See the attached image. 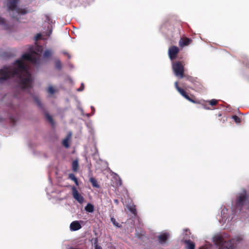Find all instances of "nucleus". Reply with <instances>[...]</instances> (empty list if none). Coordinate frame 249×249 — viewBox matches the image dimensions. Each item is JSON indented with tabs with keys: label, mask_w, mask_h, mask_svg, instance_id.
<instances>
[{
	"label": "nucleus",
	"mask_w": 249,
	"mask_h": 249,
	"mask_svg": "<svg viewBox=\"0 0 249 249\" xmlns=\"http://www.w3.org/2000/svg\"><path fill=\"white\" fill-rule=\"evenodd\" d=\"M15 64L16 67L4 66L0 70V82L17 76L19 80V85L22 89H31L33 80L27 67L20 59L17 60Z\"/></svg>",
	"instance_id": "f257e3e1"
},
{
	"label": "nucleus",
	"mask_w": 249,
	"mask_h": 249,
	"mask_svg": "<svg viewBox=\"0 0 249 249\" xmlns=\"http://www.w3.org/2000/svg\"><path fill=\"white\" fill-rule=\"evenodd\" d=\"M18 0H9L7 5L8 11L13 18L18 20L19 15H23L27 14L29 10L27 8H20L17 7Z\"/></svg>",
	"instance_id": "f03ea898"
},
{
	"label": "nucleus",
	"mask_w": 249,
	"mask_h": 249,
	"mask_svg": "<svg viewBox=\"0 0 249 249\" xmlns=\"http://www.w3.org/2000/svg\"><path fill=\"white\" fill-rule=\"evenodd\" d=\"M40 55L35 52L33 53H25L22 55V58L23 60L31 62L34 65H39L40 64Z\"/></svg>",
	"instance_id": "7ed1b4c3"
},
{
	"label": "nucleus",
	"mask_w": 249,
	"mask_h": 249,
	"mask_svg": "<svg viewBox=\"0 0 249 249\" xmlns=\"http://www.w3.org/2000/svg\"><path fill=\"white\" fill-rule=\"evenodd\" d=\"M248 197L247 195L246 191L242 193L238 194L235 202L236 208H239L241 210L242 207L246 204Z\"/></svg>",
	"instance_id": "20e7f679"
},
{
	"label": "nucleus",
	"mask_w": 249,
	"mask_h": 249,
	"mask_svg": "<svg viewBox=\"0 0 249 249\" xmlns=\"http://www.w3.org/2000/svg\"><path fill=\"white\" fill-rule=\"evenodd\" d=\"M176 88L177 90L179 92V93L184 97L186 99L189 101L190 102L195 104H199L200 102L196 99L195 97L193 95H191L190 97L186 92V91L182 88L178 86L177 82L175 83Z\"/></svg>",
	"instance_id": "39448f33"
},
{
	"label": "nucleus",
	"mask_w": 249,
	"mask_h": 249,
	"mask_svg": "<svg viewBox=\"0 0 249 249\" xmlns=\"http://www.w3.org/2000/svg\"><path fill=\"white\" fill-rule=\"evenodd\" d=\"M173 69L175 75L179 78L184 77V66L180 61H177L173 64Z\"/></svg>",
	"instance_id": "423d86ee"
},
{
	"label": "nucleus",
	"mask_w": 249,
	"mask_h": 249,
	"mask_svg": "<svg viewBox=\"0 0 249 249\" xmlns=\"http://www.w3.org/2000/svg\"><path fill=\"white\" fill-rule=\"evenodd\" d=\"M71 190L73 198L79 203L82 204L84 201V197L79 193L78 191L74 186H73L71 188Z\"/></svg>",
	"instance_id": "0eeeda50"
},
{
	"label": "nucleus",
	"mask_w": 249,
	"mask_h": 249,
	"mask_svg": "<svg viewBox=\"0 0 249 249\" xmlns=\"http://www.w3.org/2000/svg\"><path fill=\"white\" fill-rule=\"evenodd\" d=\"M179 51L178 48L177 46H173L170 47L168 50V54L170 59L174 60L176 58Z\"/></svg>",
	"instance_id": "6e6552de"
},
{
	"label": "nucleus",
	"mask_w": 249,
	"mask_h": 249,
	"mask_svg": "<svg viewBox=\"0 0 249 249\" xmlns=\"http://www.w3.org/2000/svg\"><path fill=\"white\" fill-rule=\"evenodd\" d=\"M192 40L191 38L186 37H182L180 38L179 41V45L181 47H183L189 45L192 42Z\"/></svg>",
	"instance_id": "1a4fd4ad"
},
{
	"label": "nucleus",
	"mask_w": 249,
	"mask_h": 249,
	"mask_svg": "<svg viewBox=\"0 0 249 249\" xmlns=\"http://www.w3.org/2000/svg\"><path fill=\"white\" fill-rule=\"evenodd\" d=\"M81 225L78 221H74L70 224V230L71 231H76L81 228Z\"/></svg>",
	"instance_id": "9d476101"
},
{
	"label": "nucleus",
	"mask_w": 249,
	"mask_h": 249,
	"mask_svg": "<svg viewBox=\"0 0 249 249\" xmlns=\"http://www.w3.org/2000/svg\"><path fill=\"white\" fill-rule=\"evenodd\" d=\"M219 249H233V245L231 240L225 241Z\"/></svg>",
	"instance_id": "9b49d317"
},
{
	"label": "nucleus",
	"mask_w": 249,
	"mask_h": 249,
	"mask_svg": "<svg viewBox=\"0 0 249 249\" xmlns=\"http://www.w3.org/2000/svg\"><path fill=\"white\" fill-rule=\"evenodd\" d=\"M213 241L216 245L220 247L225 241L221 236L217 235L214 237Z\"/></svg>",
	"instance_id": "f8f14e48"
},
{
	"label": "nucleus",
	"mask_w": 249,
	"mask_h": 249,
	"mask_svg": "<svg viewBox=\"0 0 249 249\" xmlns=\"http://www.w3.org/2000/svg\"><path fill=\"white\" fill-rule=\"evenodd\" d=\"M169 234L166 233H164L158 236L159 241L160 244L164 243L167 240Z\"/></svg>",
	"instance_id": "ddd939ff"
},
{
	"label": "nucleus",
	"mask_w": 249,
	"mask_h": 249,
	"mask_svg": "<svg viewBox=\"0 0 249 249\" xmlns=\"http://www.w3.org/2000/svg\"><path fill=\"white\" fill-rule=\"evenodd\" d=\"M0 25H3L4 29L5 30H10V28L9 26L6 24V20L4 18H2L1 17H0Z\"/></svg>",
	"instance_id": "4468645a"
},
{
	"label": "nucleus",
	"mask_w": 249,
	"mask_h": 249,
	"mask_svg": "<svg viewBox=\"0 0 249 249\" xmlns=\"http://www.w3.org/2000/svg\"><path fill=\"white\" fill-rule=\"evenodd\" d=\"M89 181L91 183L93 187L99 188L100 185L98 184L97 180L94 178H89Z\"/></svg>",
	"instance_id": "2eb2a0df"
},
{
	"label": "nucleus",
	"mask_w": 249,
	"mask_h": 249,
	"mask_svg": "<svg viewBox=\"0 0 249 249\" xmlns=\"http://www.w3.org/2000/svg\"><path fill=\"white\" fill-rule=\"evenodd\" d=\"M53 53V51L51 50H46L43 53V57L46 58H50Z\"/></svg>",
	"instance_id": "dca6fc26"
},
{
	"label": "nucleus",
	"mask_w": 249,
	"mask_h": 249,
	"mask_svg": "<svg viewBox=\"0 0 249 249\" xmlns=\"http://www.w3.org/2000/svg\"><path fill=\"white\" fill-rule=\"evenodd\" d=\"M85 210L89 213H92L94 211V206L90 203H88L85 207Z\"/></svg>",
	"instance_id": "f3484780"
},
{
	"label": "nucleus",
	"mask_w": 249,
	"mask_h": 249,
	"mask_svg": "<svg viewBox=\"0 0 249 249\" xmlns=\"http://www.w3.org/2000/svg\"><path fill=\"white\" fill-rule=\"evenodd\" d=\"M78 162L77 160H74L72 163V168L74 172H76L78 168Z\"/></svg>",
	"instance_id": "a211bd4d"
},
{
	"label": "nucleus",
	"mask_w": 249,
	"mask_h": 249,
	"mask_svg": "<svg viewBox=\"0 0 249 249\" xmlns=\"http://www.w3.org/2000/svg\"><path fill=\"white\" fill-rule=\"evenodd\" d=\"M55 68L58 70H60L62 68V64L60 60H55Z\"/></svg>",
	"instance_id": "6ab92c4d"
},
{
	"label": "nucleus",
	"mask_w": 249,
	"mask_h": 249,
	"mask_svg": "<svg viewBox=\"0 0 249 249\" xmlns=\"http://www.w3.org/2000/svg\"><path fill=\"white\" fill-rule=\"evenodd\" d=\"M187 245V249H195V245L193 242L190 240L186 241Z\"/></svg>",
	"instance_id": "aec40b11"
},
{
	"label": "nucleus",
	"mask_w": 249,
	"mask_h": 249,
	"mask_svg": "<svg viewBox=\"0 0 249 249\" xmlns=\"http://www.w3.org/2000/svg\"><path fill=\"white\" fill-rule=\"evenodd\" d=\"M46 118L47 121L52 125L54 124V121L52 117L48 113L45 114Z\"/></svg>",
	"instance_id": "412c9836"
},
{
	"label": "nucleus",
	"mask_w": 249,
	"mask_h": 249,
	"mask_svg": "<svg viewBox=\"0 0 249 249\" xmlns=\"http://www.w3.org/2000/svg\"><path fill=\"white\" fill-rule=\"evenodd\" d=\"M69 178L70 179H71L72 180L74 181L75 183L77 185H78L77 178H76V177L75 176V175L73 174H70L69 175Z\"/></svg>",
	"instance_id": "4be33fe9"
},
{
	"label": "nucleus",
	"mask_w": 249,
	"mask_h": 249,
	"mask_svg": "<svg viewBox=\"0 0 249 249\" xmlns=\"http://www.w3.org/2000/svg\"><path fill=\"white\" fill-rule=\"evenodd\" d=\"M69 137H67L64 140H63L62 142L63 145L66 148H68L70 146V144L69 143Z\"/></svg>",
	"instance_id": "5701e85b"
},
{
	"label": "nucleus",
	"mask_w": 249,
	"mask_h": 249,
	"mask_svg": "<svg viewBox=\"0 0 249 249\" xmlns=\"http://www.w3.org/2000/svg\"><path fill=\"white\" fill-rule=\"evenodd\" d=\"M98 240L97 238L94 239V249H102V247L98 244Z\"/></svg>",
	"instance_id": "b1692460"
},
{
	"label": "nucleus",
	"mask_w": 249,
	"mask_h": 249,
	"mask_svg": "<svg viewBox=\"0 0 249 249\" xmlns=\"http://www.w3.org/2000/svg\"><path fill=\"white\" fill-rule=\"evenodd\" d=\"M47 91L49 93L53 94L55 92V89L53 87L50 86L47 89Z\"/></svg>",
	"instance_id": "393cba45"
},
{
	"label": "nucleus",
	"mask_w": 249,
	"mask_h": 249,
	"mask_svg": "<svg viewBox=\"0 0 249 249\" xmlns=\"http://www.w3.org/2000/svg\"><path fill=\"white\" fill-rule=\"evenodd\" d=\"M232 118L234 120L235 122L236 123H240L241 122L240 118L236 115L232 116Z\"/></svg>",
	"instance_id": "a878e982"
},
{
	"label": "nucleus",
	"mask_w": 249,
	"mask_h": 249,
	"mask_svg": "<svg viewBox=\"0 0 249 249\" xmlns=\"http://www.w3.org/2000/svg\"><path fill=\"white\" fill-rule=\"evenodd\" d=\"M34 100L35 101V102L36 103V104L39 107H41V102L39 99L38 97H36V96H35L34 97Z\"/></svg>",
	"instance_id": "bb28decb"
},
{
	"label": "nucleus",
	"mask_w": 249,
	"mask_h": 249,
	"mask_svg": "<svg viewBox=\"0 0 249 249\" xmlns=\"http://www.w3.org/2000/svg\"><path fill=\"white\" fill-rule=\"evenodd\" d=\"M110 220L114 226L116 227H120V226L119 225V223L117 222L116 219L114 217H111Z\"/></svg>",
	"instance_id": "cd10ccee"
},
{
	"label": "nucleus",
	"mask_w": 249,
	"mask_h": 249,
	"mask_svg": "<svg viewBox=\"0 0 249 249\" xmlns=\"http://www.w3.org/2000/svg\"><path fill=\"white\" fill-rule=\"evenodd\" d=\"M129 210L133 214H136L137 211L135 207H131L129 208Z\"/></svg>",
	"instance_id": "c85d7f7f"
},
{
	"label": "nucleus",
	"mask_w": 249,
	"mask_h": 249,
	"mask_svg": "<svg viewBox=\"0 0 249 249\" xmlns=\"http://www.w3.org/2000/svg\"><path fill=\"white\" fill-rule=\"evenodd\" d=\"M217 104V100L212 99L209 101V104L211 106H215Z\"/></svg>",
	"instance_id": "c756f323"
},
{
	"label": "nucleus",
	"mask_w": 249,
	"mask_h": 249,
	"mask_svg": "<svg viewBox=\"0 0 249 249\" xmlns=\"http://www.w3.org/2000/svg\"><path fill=\"white\" fill-rule=\"evenodd\" d=\"M84 85L83 83L81 84V87L77 89L78 91H81L84 89Z\"/></svg>",
	"instance_id": "7c9ffc66"
},
{
	"label": "nucleus",
	"mask_w": 249,
	"mask_h": 249,
	"mask_svg": "<svg viewBox=\"0 0 249 249\" xmlns=\"http://www.w3.org/2000/svg\"><path fill=\"white\" fill-rule=\"evenodd\" d=\"M36 40H37L41 38V35L40 34H37L36 36Z\"/></svg>",
	"instance_id": "2f4dec72"
},
{
	"label": "nucleus",
	"mask_w": 249,
	"mask_h": 249,
	"mask_svg": "<svg viewBox=\"0 0 249 249\" xmlns=\"http://www.w3.org/2000/svg\"><path fill=\"white\" fill-rule=\"evenodd\" d=\"M64 53L65 55H66L68 56V58L69 59H70V58H71V55H70V54L69 53H67V52H64V53Z\"/></svg>",
	"instance_id": "473e14b6"
},
{
	"label": "nucleus",
	"mask_w": 249,
	"mask_h": 249,
	"mask_svg": "<svg viewBox=\"0 0 249 249\" xmlns=\"http://www.w3.org/2000/svg\"><path fill=\"white\" fill-rule=\"evenodd\" d=\"M10 119L11 120V121L13 122V124H14L15 122V120H14V119L13 117H11Z\"/></svg>",
	"instance_id": "72a5a7b5"
},
{
	"label": "nucleus",
	"mask_w": 249,
	"mask_h": 249,
	"mask_svg": "<svg viewBox=\"0 0 249 249\" xmlns=\"http://www.w3.org/2000/svg\"><path fill=\"white\" fill-rule=\"evenodd\" d=\"M46 19H47L48 21H50V19H49V16H46Z\"/></svg>",
	"instance_id": "f704fd0d"
}]
</instances>
